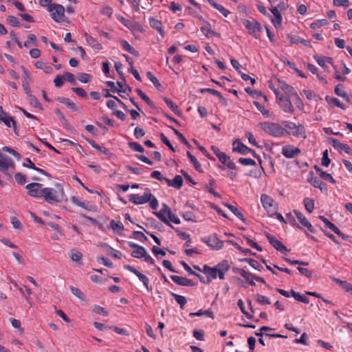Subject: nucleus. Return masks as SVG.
Wrapping results in <instances>:
<instances>
[{"instance_id":"obj_1","label":"nucleus","mask_w":352,"mask_h":352,"mask_svg":"<svg viewBox=\"0 0 352 352\" xmlns=\"http://www.w3.org/2000/svg\"><path fill=\"white\" fill-rule=\"evenodd\" d=\"M230 266L227 260H223L214 267L207 265L203 266L202 272L207 274V283H210L212 279H216L217 276L220 280L225 279V274L230 270Z\"/></svg>"},{"instance_id":"obj_2","label":"nucleus","mask_w":352,"mask_h":352,"mask_svg":"<svg viewBox=\"0 0 352 352\" xmlns=\"http://www.w3.org/2000/svg\"><path fill=\"white\" fill-rule=\"evenodd\" d=\"M57 190L52 188H42L43 197L45 201L50 204H54L60 203L63 200L67 201V199L65 197L64 190L61 184H56Z\"/></svg>"},{"instance_id":"obj_3","label":"nucleus","mask_w":352,"mask_h":352,"mask_svg":"<svg viewBox=\"0 0 352 352\" xmlns=\"http://www.w3.org/2000/svg\"><path fill=\"white\" fill-rule=\"evenodd\" d=\"M153 214L162 222H163L164 223L168 226L173 229H174L175 228L170 223V221L173 222L175 224L180 223L179 219L172 213L170 207L166 204H162V208L159 212H154Z\"/></svg>"},{"instance_id":"obj_4","label":"nucleus","mask_w":352,"mask_h":352,"mask_svg":"<svg viewBox=\"0 0 352 352\" xmlns=\"http://www.w3.org/2000/svg\"><path fill=\"white\" fill-rule=\"evenodd\" d=\"M270 87L275 94L277 100L285 103L286 98V83L285 81L276 79L274 82H271Z\"/></svg>"},{"instance_id":"obj_5","label":"nucleus","mask_w":352,"mask_h":352,"mask_svg":"<svg viewBox=\"0 0 352 352\" xmlns=\"http://www.w3.org/2000/svg\"><path fill=\"white\" fill-rule=\"evenodd\" d=\"M261 128L270 135L275 137H279L283 135L284 128H283L279 124L274 122H260Z\"/></svg>"},{"instance_id":"obj_6","label":"nucleus","mask_w":352,"mask_h":352,"mask_svg":"<svg viewBox=\"0 0 352 352\" xmlns=\"http://www.w3.org/2000/svg\"><path fill=\"white\" fill-rule=\"evenodd\" d=\"M47 10L51 12V17L55 22L60 23L65 21V18H66L65 15V9L63 6L57 3H52L49 5Z\"/></svg>"},{"instance_id":"obj_7","label":"nucleus","mask_w":352,"mask_h":352,"mask_svg":"<svg viewBox=\"0 0 352 352\" xmlns=\"http://www.w3.org/2000/svg\"><path fill=\"white\" fill-rule=\"evenodd\" d=\"M243 24L248 30L249 34L252 35L255 38H260V33L262 31V27L259 22L254 19L252 21L245 19L243 21Z\"/></svg>"},{"instance_id":"obj_8","label":"nucleus","mask_w":352,"mask_h":352,"mask_svg":"<svg viewBox=\"0 0 352 352\" xmlns=\"http://www.w3.org/2000/svg\"><path fill=\"white\" fill-rule=\"evenodd\" d=\"M232 151L234 152H238L241 155H246L248 153H251L255 158L258 159L260 163L261 162V160L260 157L256 153L255 151L248 147L245 144H243L240 140H235L232 143Z\"/></svg>"},{"instance_id":"obj_9","label":"nucleus","mask_w":352,"mask_h":352,"mask_svg":"<svg viewBox=\"0 0 352 352\" xmlns=\"http://www.w3.org/2000/svg\"><path fill=\"white\" fill-rule=\"evenodd\" d=\"M261 201L269 216L272 217L276 214L277 205L272 197L266 194H263L261 197Z\"/></svg>"},{"instance_id":"obj_10","label":"nucleus","mask_w":352,"mask_h":352,"mask_svg":"<svg viewBox=\"0 0 352 352\" xmlns=\"http://www.w3.org/2000/svg\"><path fill=\"white\" fill-rule=\"evenodd\" d=\"M201 241L206 243L212 250H219L223 248L224 241L220 240L217 234H213L208 237L201 239Z\"/></svg>"},{"instance_id":"obj_11","label":"nucleus","mask_w":352,"mask_h":352,"mask_svg":"<svg viewBox=\"0 0 352 352\" xmlns=\"http://www.w3.org/2000/svg\"><path fill=\"white\" fill-rule=\"evenodd\" d=\"M151 197H153V195L151 192V190L146 188L142 196H140L138 194H131L129 196V201L137 205L144 204L148 202Z\"/></svg>"},{"instance_id":"obj_12","label":"nucleus","mask_w":352,"mask_h":352,"mask_svg":"<svg viewBox=\"0 0 352 352\" xmlns=\"http://www.w3.org/2000/svg\"><path fill=\"white\" fill-rule=\"evenodd\" d=\"M287 134L298 138H305V127L301 124L287 122Z\"/></svg>"},{"instance_id":"obj_13","label":"nucleus","mask_w":352,"mask_h":352,"mask_svg":"<svg viewBox=\"0 0 352 352\" xmlns=\"http://www.w3.org/2000/svg\"><path fill=\"white\" fill-rule=\"evenodd\" d=\"M116 18L120 22H121L126 28L129 29L131 31H138L140 32H144L143 27L136 21L126 19L120 14H117Z\"/></svg>"},{"instance_id":"obj_14","label":"nucleus","mask_w":352,"mask_h":352,"mask_svg":"<svg viewBox=\"0 0 352 352\" xmlns=\"http://www.w3.org/2000/svg\"><path fill=\"white\" fill-rule=\"evenodd\" d=\"M124 268L136 275L148 292H152L153 289L149 286V279L146 275L142 274L137 269L130 265H124Z\"/></svg>"},{"instance_id":"obj_15","label":"nucleus","mask_w":352,"mask_h":352,"mask_svg":"<svg viewBox=\"0 0 352 352\" xmlns=\"http://www.w3.org/2000/svg\"><path fill=\"white\" fill-rule=\"evenodd\" d=\"M42 186L41 184L38 182H33L26 185L25 188L28 190V195L35 198L43 197V195H41L43 194L42 189H41Z\"/></svg>"},{"instance_id":"obj_16","label":"nucleus","mask_w":352,"mask_h":352,"mask_svg":"<svg viewBox=\"0 0 352 352\" xmlns=\"http://www.w3.org/2000/svg\"><path fill=\"white\" fill-rule=\"evenodd\" d=\"M0 158V171L6 175L8 179L12 180V175L9 173V171H8V166H6L12 160V159L1 151Z\"/></svg>"},{"instance_id":"obj_17","label":"nucleus","mask_w":352,"mask_h":352,"mask_svg":"<svg viewBox=\"0 0 352 352\" xmlns=\"http://www.w3.org/2000/svg\"><path fill=\"white\" fill-rule=\"evenodd\" d=\"M307 181L314 187L319 188L321 191L327 190L326 184H324L320 179L315 177L313 172H310L309 173Z\"/></svg>"},{"instance_id":"obj_18","label":"nucleus","mask_w":352,"mask_h":352,"mask_svg":"<svg viewBox=\"0 0 352 352\" xmlns=\"http://www.w3.org/2000/svg\"><path fill=\"white\" fill-rule=\"evenodd\" d=\"M266 237L269 241V243L278 251H280L281 253L285 254L286 252V246L283 244L279 240L276 239L274 236L270 234H266Z\"/></svg>"},{"instance_id":"obj_19","label":"nucleus","mask_w":352,"mask_h":352,"mask_svg":"<svg viewBox=\"0 0 352 352\" xmlns=\"http://www.w3.org/2000/svg\"><path fill=\"white\" fill-rule=\"evenodd\" d=\"M294 212L296 216L297 219L300 223L302 226L307 228V230L311 233L316 232V230L314 229V226L306 219V217L304 216V214L302 213H301L300 212L297 211V210H294Z\"/></svg>"},{"instance_id":"obj_20","label":"nucleus","mask_w":352,"mask_h":352,"mask_svg":"<svg viewBox=\"0 0 352 352\" xmlns=\"http://www.w3.org/2000/svg\"><path fill=\"white\" fill-rule=\"evenodd\" d=\"M320 219L324 222V223L327 226L328 228L332 230L334 233H336L339 236H341L343 239H346L347 236L344 234L343 232L340 231V230L333 223L329 221L324 216H320Z\"/></svg>"},{"instance_id":"obj_21","label":"nucleus","mask_w":352,"mask_h":352,"mask_svg":"<svg viewBox=\"0 0 352 352\" xmlns=\"http://www.w3.org/2000/svg\"><path fill=\"white\" fill-rule=\"evenodd\" d=\"M149 24L151 28L156 30L159 34L161 35L162 38L165 36V31L162 28V23L161 21L154 18V17H150L149 18Z\"/></svg>"},{"instance_id":"obj_22","label":"nucleus","mask_w":352,"mask_h":352,"mask_svg":"<svg viewBox=\"0 0 352 352\" xmlns=\"http://www.w3.org/2000/svg\"><path fill=\"white\" fill-rule=\"evenodd\" d=\"M331 145L333 147L338 151H344L346 153L349 154L351 153V148L346 144L341 143L339 140L335 138H330Z\"/></svg>"},{"instance_id":"obj_23","label":"nucleus","mask_w":352,"mask_h":352,"mask_svg":"<svg viewBox=\"0 0 352 352\" xmlns=\"http://www.w3.org/2000/svg\"><path fill=\"white\" fill-rule=\"evenodd\" d=\"M204 23L205 24L204 26H202L201 28V31L204 33L205 36L206 37H209V34H211L214 36H216V37H218V38H220L221 37V34L219 33V32H217L214 30H212L211 29V25L210 23L206 21V20H204Z\"/></svg>"},{"instance_id":"obj_24","label":"nucleus","mask_w":352,"mask_h":352,"mask_svg":"<svg viewBox=\"0 0 352 352\" xmlns=\"http://www.w3.org/2000/svg\"><path fill=\"white\" fill-rule=\"evenodd\" d=\"M217 158L222 164L226 165L230 169L236 170L235 163L231 161L230 156L226 155L225 153L223 152Z\"/></svg>"},{"instance_id":"obj_25","label":"nucleus","mask_w":352,"mask_h":352,"mask_svg":"<svg viewBox=\"0 0 352 352\" xmlns=\"http://www.w3.org/2000/svg\"><path fill=\"white\" fill-rule=\"evenodd\" d=\"M314 58L316 60V61L317 62V63L320 67H322L324 70H327V69H328L327 63L333 65V58L331 57L320 56L318 55H315L314 56Z\"/></svg>"},{"instance_id":"obj_26","label":"nucleus","mask_w":352,"mask_h":352,"mask_svg":"<svg viewBox=\"0 0 352 352\" xmlns=\"http://www.w3.org/2000/svg\"><path fill=\"white\" fill-rule=\"evenodd\" d=\"M293 297L296 301L303 302L305 304H308L309 302V299L304 296L302 295L299 292H296L292 289L289 292H287V298L289 297Z\"/></svg>"},{"instance_id":"obj_27","label":"nucleus","mask_w":352,"mask_h":352,"mask_svg":"<svg viewBox=\"0 0 352 352\" xmlns=\"http://www.w3.org/2000/svg\"><path fill=\"white\" fill-rule=\"evenodd\" d=\"M120 43L122 47L125 51L128 52L129 53H130L131 54H132L133 56H134L135 57H138L140 56L139 52L138 50H136L133 47H132L129 43L128 41H126L125 40H121L120 41Z\"/></svg>"},{"instance_id":"obj_28","label":"nucleus","mask_w":352,"mask_h":352,"mask_svg":"<svg viewBox=\"0 0 352 352\" xmlns=\"http://www.w3.org/2000/svg\"><path fill=\"white\" fill-rule=\"evenodd\" d=\"M271 12L274 15L276 18V21L274 19H272V22L274 23V26L277 28V25H280L281 24L282 21V16L280 12V8L278 6L272 7L270 8Z\"/></svg>"},{"instance_id":"obj_29","label":"nucleus","mask_w":352,"mask_h":352,"mask_svg":"<svg viewBox=\"0 0 352 352\" xmlns=\"http://www.w3.org/2000/svg\"><path fill=\"white\" fill-rule=\"evenodd\" d=\"M101 248H104L107 252H108L113 257L116 258H121L122 253L118 250H114L110 245H109L106 243H101L99 245Z\"/></svg>"},{"instance_id":"obj_30","label":"nucleus","mask_w":352,"mask_h":352,"mask_svg":"<svg viewBox=\"0 0 352 352\" xmlns=\"http://www.w3.org/2000/svg\"><path fill=\"white\" fill-rule=\"evenodd\" d=\"M162 100L164 101L166 105L171 109V111H173L176 115H177L178 116H182V112L179 109L178 106L175 104L173 102V100H171L170 99L166 96H163Z\"/></svg>"},{"instance_id":"obj_31","label":"nucleus","mask_w":352,"mask_h":352,"mask_svg":"<svg viewBox=\"0 0 352 352\" xmlns=\"http://www.w3.org/2000/svg\"><path fill=\"white\" fill-rule=\"evenodd\" d=\"M186 156L189 159L191 164L194 166V168L197 171H198L199 173H204V170L201 168L200 163L198 162L197 158L190 153V152L187 151Z\"/></svg>"},{"instance_id":"obj_32","label":"nucleus","mask_w":352,"mask_h":352,"mask_svg":"<svg viewBox=\"0 0 352 352\" xmlns=\"http://www.w3.org/2000/svg\"><path fill=\"white\" fill-rule=\"evenodd\" d=\"M86 140L94 148L96 149L98 151L102 153L107 155H112V153H111L107 148L100 146L94 140L86 139Z\"/></svg>"},{"instance_id":"obj_33","label":"nucleus","mask_w":352,"mask_h":352,"mask_svg":"<svg viewBox=\"0 0 352 352\" xmlns=\"http://www.w3.org/2000/svg\"><path fill=\"white\" fill-rule=\"evenodd\" d=\"M57 100L59 102L65 104L69 109H70L71 110H72L74 111H76L78 110V108H77L76 104L67 98L58 97Z\"/></svg>"},{"instance_id":"obj_34","label":"nucleus","mask_w":352,"mask_h":352,"mask_svg":"<svg viewBox=\"0 0 352 352\" xmlns=\"http://www.w3.org/2000/svg\"><path fill=\"white\" fill-rule=\"evenodd\" d=\"M325 100L329 105L338 107L342 109H345L346 107L343 104L340 100L336 98L331 97L329 96H327L325 97Z\"/></svg>"},{"instance_id":"obj_35","label":"nucleus","mask_w":352,"mask_h":352,"mask_svg":"<svg viewBox=\"0 0 352 352\" xmlns=\"http://www.w3.org/2000/svg\"><path fill=\"white\" fill-rule=\"evenodd\" d=\"M241 262H246L248 263L251 267L254 268L255 270H257L258 271H262L264 270L263 267L258 262L253 258H244L239 259Z\"/></svg>"},{"instance_id":"obj_36","label":"nucleus","mask_w":352,"mask_h":352,"mask_svg":"<svg viewBox=\"0 0 352 352\" xmlns=\"http://www.w3.org/2000/svg\"><path fill=\"white\" fill-rule=\"evenodd\" d=\"M224 206H226L235 216H236L239 219L242 220L243 222L245 221V219L244 218V215L239 210V209L233 205L230 204H224Z\"/></svg>"},{"instance_id":"obj_37","label":"nucleus","mask_w":352,"mask_h":352,"mask_svg":"<svg viewBox=\"0 0 352 352\" xmlns=\"http://www.w3.org/2000/svg\"><path fill=\"white\" fill-rule=\"evenodd\" d=\"M131 255L134 258H142L146 255V251L144 247L139 245L138 248L131 252Z\"/></svg>"},{"instance_id":"obj_38","label":"nucleus","mask_w":352,"mask_h":352,"mask_svg":"<svg viewBox=\"0 0 352 352\" xmlns=\"http://www.w3.org/2000/svg\"><path fill=\"white\" fill-rule=\"evenodd\" d=\"M86 41L91 47L98 50L102 49V45L96 38L91 36H87Z\"/></svg>"},{"instance_id":"obj_39","label":"nucleus","mask_w":352,"mask_h":352,"mask_svg":"<svg viewBox=\"0 0 352 352\" xmlns=\"http://www.w3.org/2000/svg\"><path fill=\"white\" fill-rule=\"evenodd\" d=\"M169 127L173 131L174 133L178 137L180 142H182L184 145H186V146L188 148L191 149L192 148V146L187 141L186 138L177 129H175L173 126H169Z\"/></svg>"},{"instance_id":"obj_40","label":"nucleus","mask_w":352,"mask_h":352,"mask_svg":"<svg viewBox=\"0 0 352 352\" xmlns=\"http://www.w3.org/2000/svg\"><path fill=\"white\" fill-rule=\"evenodd\" d=\"M328 21L325 19H317V20H315L314 21H313L311 25H310V28L312 29V30H318L320 28L322 27V26H325L328 24Z\"/></svg>"},{"instance_id":"obj_41","label":"nucleus","mask_w":352,"mask_h":352,"mask_svg":"<svg viewBox=\"0 0 352 352\" xmlns=\"http://www.w3.org/2000/svg\"><path fill=\"white\" fill-rule=\"evenodd\" d=\"M335 281L338 283L341 287L346 292L352 295V284L340 279L336 278Z\"/></svg>"},{"instance_id":"obj_42","label":"nucleus","mask_w":352,"mask_h":352,"mask_svg":"<svg viewBox=\"0 0 352 352\" xmlns=\"http://www.w3.org/2000/svg\"><path fill=\"white\" fill-rule=\"evenodd\" d=\"M110 227L113 230L117 232L118 234H121L124 230V226L120 222H116L114 220L110 221Z\"/></svg>"},{"instance_id":"obj_43","label":"nucleus","mask_w":352,"mask_h":352,"mask_svg":"<svg viewBox=\"0 0 352 352\" xmlns=\"http://www.w3.org/2000/svg\"><path fill=\"white\" fill-rule=\"evenodd\" d=\"M170 295L174 298L176 302L180 305L181 309H184V305L186 304V299L184 296L170 292Z\"/></svg>"},{"instance_id":"obj_44","label":"nucleus","mask_w":352,"mask_h":352,"mask_svg":"<svg viewBox=\"0 0 352 352\" xmlns=\"http://www.w3.org/2000/svg\"><path fill=\"white\" fill-rule=\"evenodd\" d=\"M28 98H29L30 104L32 107H34L35 108H38L41 110L43 109L42 104L40 103V102L38 101V100L37 99V98L35 96H34L32 94H30Z\"/></svg>"},{"instance_id":"obj_45","label":"nucleus","mask_w":352,"mask_h":352,"mask_svg":"<svg viewBox=\"0 0 352 352\" xmlns=\"http://www.w3.org/2000/svg\"><path fill=\"white\" fill-rule=\"evenodd\" d=\"M70 258L72 259V261H74V262H78L80 261L82 258V254L75 250V249H73L70 251Z\"/></svg>"},{"instance_id":"obj_46","label":"nucleus","mask_w":352,"mask_h":352,"mask_svg":"<svg viewBox=\"0 0 352 352\" xmlns=\"http://www.w3.org/2000/svg\"><path fill=\"white\" fill-rule=\"evenodd\" d=\"M170 278L176 284L181 285V286H186V280L187 278L186 277H182L176 275H172L170 276Z\"/></svg>"},{"instance_id":"obj_47","label":"nucleus","mask_w":352,"mask_h":352,"mask_svg":"<svg viewBox=\"0 0 352 352\" xmlns=\"http://www.w3.org/2000/svg\"><path fill=\"white\" fill-rule=\"evenodd\" d=\"M129 147L132 149L133 151L139 152V153H144V147L140 144L138 142H129L128 143Z\"/></svg>"},{"instance_id":"obj_48","label":"nucleus","mask_w":352,"mask_h":352,"mask_svg":"<svg viewBox=\"0 0 352 352\" xmlns=\"http://www.w3.org/2000/svg\"><path fill=\"white\" fill-rule=\"evenodd\" d=\"M300 153V150L297 147L287 146V158H292Z\"/></svg>"},{"instance_id":"obj_49","label":"nucleus","mask_w":352,"mask_h":352,"mask_svg":"<svg viewBox=\"0 0 352 352\" xmlns=\"http://www.w3.org/2000/svg\"><path fill=\"white\" fill-rule=\"evenodd\" d=\"M237 305L240 308L241 312L248 318L250 320H253L254 316L249 314L245 308L243 301L241 299H239L237 302Z\"/></svg>"},{"instance_id":"obj_50","label":"nucleus","mask_w":352,"mask_h":352,"mask_svg":"<svg viewBox=\"0 0 352 352\" xmlns=\"http://www.w3.org/2000/svg\"><path fill=\"white\" fill-rule=\"evenodd\" d=\"M172 182L173 187L175 188L176 189H180L183 185L184 181L182 176L177 175L173 178Z\"/></svg>"},{"instance_id":"obj_51","label":"nucleus","mask_w":352,"mask_h":352,"mask_svg":"<svg viewBox=\"0 0 352 352\" xmlns=\"http://www.w3.org/2000/svg\"><path fill=\"white\" fill-rule=\"evenodd\" d=\"M132 237L143 242L148 240L147 236L141 231H133L132 232Z\"/></svg>"},{"instance_id":"obj_52","label":"nucleus","mask_w":352,"mask_h":352,"mask_svg":"<svg viewBox=\"0 0 352 352\" xmlns=\"http://www.w3.org/2000/svg\"><path fill=\"white\" fill-rule=\"evenodd\" d=\"M304 204H305L306 210L310 213L312 212L314 209V200L310 198L307 197L304 199Z\"/></svg>"},{"instance_id":"obj_53","label":"nucleus","mask_w":352,"mask_h":352,"mask_svg":"<svg viewBox=\"0 0 352 352\" xmlns=\"http://www.w3.org/2000/svg\"><path fill=\"white\" fill-rule=\"evenodd\" d=\"M106 85H107V87L111 88V91L112 92L118 93L120 97H122L123 98H126L125 96H123V95L121 94V90L120 89H118V88L116 87L114 82H113V81H107L106 82Z\"/></svg>"},{"instance_id":"obj_54","label":"nucleus","mask_w":352,"mask_h":352,"mask_svg":"<svg viewBox=\"0 0 352 352\" xmlns=\"http://www.w3.org/2000/svg\"><path fill=\"white\" fill-rule=\"evenodd\" d=\"M14 179L18 184L23 185L26 182V176L22 173H17L14 175Z\"/></svg>"},{"instance_id":"obj_55","label":"nucleus","mask_w":352,"mask_h":352,"mask_svg":"<svg viewBox=\"0 0 352 352\" xmlns=\"http://www.w3.org/2000/svg\"><path fill=\"white\" fill-rule=\"evenodd\" d=\"M84 217L90 223L98 227L100 230L104 231V229L103 225L101 223H100L98 221H97L96 219H95L91 217H88V216H85V215Z\"/></svg>"},{"instance_id":"obj_56","label":"nucleus","mask_w":352,"mask_h":352,"mask_svg":"<svg viewBox=\"0 0 352 352\" xmlns=\"http://www.w3.org/2000/svg\"><path fill=\"white\" fill-rule=\"evenodd\" d=\"M255 297L256 302L261 305H270L271 303L269 298L261 294H257Z\"/></svg>"},{"instance_id":"obj_57","label":"nucleus","mask_w":352,"mask_h":352,"mask_svg":"<svg viewBox=\"0 0 352 352\" xmlns=\"http://www.w3.org/2000/svg\"><path fill=\"white\" fill-rule=\"evenodd\" d=\"M243 237L245 239L248 244L251 246L253 248H255L259 252H261L263 250V248L261 245H259L256 242L254 241L252 239L248 238L246 236H243Z\"/></svg>"},{"instance_id":"obj_58","label":"nucleus","mask_w":352,"mask_h":352,"mask_svg":"<svg viewBox=\"0 0 352 352\" xmlns=\"http://www.w3.org/2000/svg\"><path fill=\"white\" fill-rule=\"evenodd\" d=\"M91 78V76L89 74H86V73L78 74V79L81 82L87 83L90 81Z\"/></svg>"},{"instance_id":"obj_59","label":"nucleus","mask_w":352,"mask_h":352,"mask_svg":"<svg viewBox=\"0 0 352 352\" xmlns=\"http://www.w3.org/2000/svg\"><path fill=\"white\" fill-rule=\"evenodd\" d=\"M70 289H71V292L72 293L76 296L78 298L80 299V300H84L85 298V295L84 294L81 292V290L77 287H75L74 286H71L70 287Z\"/></svg>"},{"instance_id":"obj_60","label":"nucleus","mask_w":352,"mask_h":352,"mask_svg":"<svg viewBox=\"0 0 352 352\" xmlns=\"http://www.w3.org/2000/svg\"><path fill=\"white\" fill-rule=\"evenodd\" d=\"M238 162L244 166H255L256 165V162L251 158L241 157L238 160Z\"/></svg>"},{"instance_id":"obj_61","label":"nucleus","mask_w":352,"mask_h":352,"mask_svg":"<svg viewBox=\"0 0 352 352\" xmlns=\"http://www.w3.org/2000/svg\"><path fill=\"white\" fill-rule=\"evenodd\" d=\"M253 104L264 116H269V111L265 109V107L260 102H258V101H254Z\"/></svg>"},{"instance_id":"obj_62","label":"nucleus","mask_w":352,"mask_h":352,"mask_svg":"<svg viewBox=\"0 0 352 352\" xmlns=\"http://www.w3.org/2000/svg\"><path fill=\"white\" fill-rule=\"evenodd\" d=\"M7 21L12 26L19 27L20 25V21L19 19L14 16L10 15L7 17Z\"/></svg>"},{"instance_id":"obj_63","label":"nucleus","mask_w":352,"mask_h":352,"mask_svg":"<svg viewBox=\"0 0 352 352\" xmlns=\"http://www.w3.org/2000/svg\"><path fill=\"white\" fill-rule=\"evenodd\" d=\"M63 78L72 85L76 84V80L74 74L69 72H65L63 74Z\"/></svg>"},{"instance_id":"obj_64","label":"nucleus","mask_w":352,"mask_h":352,"mask_svg":"<svg viewBox=\"0 0 352 352\" xmlns=\"http://www.w3.org/2000/svg\"><path fill=\"white\" fill-rule=\"evenodd\" d=\"M331 163V160L328 156V151L325 150L322 153V157L321 160V164L322 166L325 167H328Z\"/></svg>"}]
</instances>
